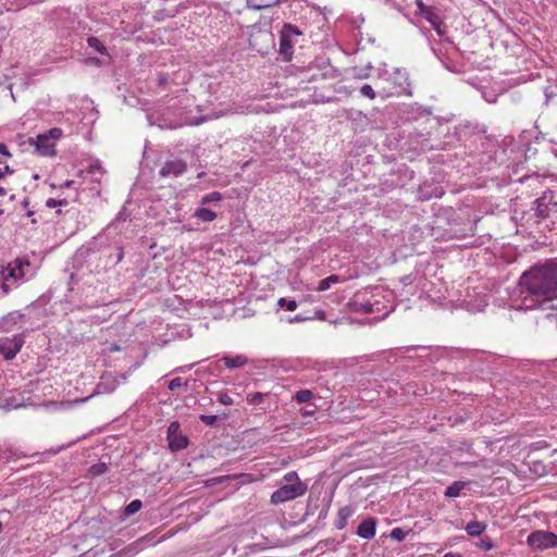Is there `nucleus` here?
<instances>
[{"instance_id": "nucleus-1", "label": "nucleus", "mask_w": 557, "mask_h": 557, "mask_svg": "<svg viewBox=\"0 0 557 557\" xmlns=\"http://www.w3.org/2000/svg\"><path fill=\"white\" fill-rule=\"evenodd\" d=\"M519 290L527 309L557 298V260H547L525 271L520 277Z\"/></svg>"}, {"instance_id": "nucleus-2", "label": "nucleus", "mask_w": 557, "mask_h": 557, "mask_svg": "<svg viewBox=\"0 0 557 557\" xmlns=\"http://www.w3.org/2000/svg\"><path fill=\"white\" fill-rule=\"evenodd\" d=\"M307 484L304 483L296 471L285 473L281 480V485L275 490L270 498L272 505H281L289 500L301 497L307 492Z\"/></svg>"}, {"instance_id": "nucleus-3", "label": "nucleus", "mask_w": 557, "mask_h": 557, "mask_svg": "<svg viewBox=\"0 0 557 557\" xmlns=\"http://www.w3.org/2000/svg\"><path fill=\"white\" fill-rule=\"evenodd\" d=\"M30 262L27 260L15 259L10 262L2 271L3 282L1 284V289L4 294H9V292L17 286L20 282L24 281L25 272L24 268H29Z\"/></svg>"}, {"instance_id": "nucleus-4", "label": "nucleus", "mask_w": 557, "mask_h": 557, "mask_svg": "<svg viewBox=\"0 0 557 557\" xmlns=\"http://www.w3.org/2000/svg\"><path fill=\"white\" fill-rule=\"evenodd\" d=\"M62 129L53 127L37 137L30 138V145H35L36 151L44 157H52L55 154V141L62 137Z\"/></svg>"}, {"instance_id": "nucleus-5", "label": "nucleus", "mask_w": 557, "mask_h": 557, "mask_svg": "<svg viewBox=\"0 0 557 557\" xmlns=\"http://www.w3.org/2000/svg\"><path fill=\"white\" fill-rule=\"evenodd\" d=\"M301 30L292 24H284L280 32V49L278 53L282 55L284 61H290L294 53V46L297 44V39L301 36Z\"/></svg>"}, {"instance_id": "nucleus-6", "label": "nucleus", "mask_w": 557, "mask_h": 557, "mask_svg": "<svg viewBox=\"0 0 557 557\" xmlns=\"http://www.w3.org/2000/svg\"><path fill=\"white\" fill-rule=\"evenodd\" d=\"M127 381V375L125 373L120 374L119 376L113 375L110 372H106L100 376L99 383L96 385L94 393L85 398L76 400L77 403H86L88 399L96 395L101 394H110L114 392L117 386Z\"/></svg>"}, {"instance_id": "nucleus-7", "label": "nucleus", "mask_w": 557, "mask_h": 557, "mask_svg": "<svg viewBox=\"0 0 557 557\" xmlns=\"http://www.w3.org/2000/svg\"><path fill=\"white\" fill-rule=\"evenodd\" d=\"M388 81L393 84L394 90L386 91L387 95H412L409 74L405 69H394V71L388 74Z\"/></svg>"}, {"instance_id": "nucleus-8", "label": "nucleus", "mask_w": 557, "mask_h": 557, "mask_svg": "<svg viewBox=\"0 0 557 557\" xmlns=\"http://www.w3.org/2000/svg\"><path fill=\"white\" fill-rule=\"evenodd\" d=\"M527 543L539 550L557 548V535L549 531H534L528 536Z\"/></svg>"}, {"instance_id": "nucleus-9", "label": "nucleus", "mask_w": 557, "mask_h": 557, "mask_svg": "<svg viewBox=\"0 0 557 557\" xmlns=\"http://www.w3.org/2000/svg\"><path fill=\"white\" fill-rule=\"evenodd\" d=\"M24 343L25 336L22 333L0 338V355L5 360H12L20 352Z\"/></svg>"}, {"instance_id": "nucleus-10", "label": "nucleus", "mask_w": 557, "mask_h": 557, "mask_svg": "<svg viewBox=\"0 0 557 557\" xmlns=\"http://www.w3.org/2000/svg\"><path fill=\"white\" fill-rule=\"evenodd\" d=\"M168 441L172 451H178L187 447L188 438L182 433L177 421L170 423L168 428Z\"/></svg>"}, {"instance_id": "nucleus-11", "label": "nucleus", "mask_w": 557, "mask_h": 557, "mask_svg": "<svg viewBox=\"0 0 557 557\" xmlns=\"http://www.w3.org/2000/svg\"><path fill=\"white\" fill-rule=\"evenodd\" d=\"M187 170V163L182 159L168 160L159 170L161 177H177L185 173Z\"/></svg>"}, {"instance_id": "nucleus-12", "label": "nucleus", "mask_w": 557, "mask_h": 557, "mask_svg": "<svg viewBox=\"0 0 557 557\" xmlns=\"http://www.w3.org/2000/svg\"><path fill=\"white\" fill-rule=\"evenodd\" d=\"M553 193H544L542 197L534 201L536 215L541 219H546L550 215V212L557 206V202L553 201Z\"/></svg>"}, {"instance_id": "nucleus-13", "label": "nucleus", "mask_w": 557, "mask_h": 557, "mask_svg": "<svg viewBox=\"0 0 557 557\" xmlns=\"http://www.w3.org/2000/svg\"><path fill=\"white\" fill-rule=\"evenodd\" d=\"M357 535L363 540H372L376 534V519L367 518L357 528Z\"/></svg>"}, {"instance_id": "nucleus-14", "label": "nucleus", "mask_w": 557, "mask_h": 557, "mask_svg": "<svg viewBox=\"0 0 557 557\" xmlns=\"http://www.w3.org/2000/svg\"><path fill=\"white\" fill-rule=\"evenodd\" d=\"M356 509L354 506H344L342 507L338 512H337V519L335 521V528L337 530H343L346 528L347 525V522H348V519L350 517H352V515L355 513Z\"/></svg>"}, {"instance_id": "nucleus-15", "label": "nucleus", "mask_w": 557, "mask_h": 557, "mask_svg": "<svg viewBox=\"0 0 557 557\" xmlns=\"http://www.w3.org/2000/svg\"><path fill=\"white\" fill-rule=\"evenodd\" d=\"M416 5L419 9L420 14L430 24H434L437 21V17L440 15L434 11V8L424 4V2L422 0H416Z\"/></svg>"}, {"instance_id": "nucleus-16", "label": "nucleus", "mask_w": 557, "mask_h": 557, "mask_svg": "<svg viewBox=\"0 0 557 557\" xmlns=\"http://www.w3.org/2000/svg\"><path fill=\"white\" fill-rule=\"evenodd\" d=\"M228 369H237L248 363V358L244 355L224 356L221 359Z\"/></svg>"}, {"instance_id": "nucleus-17", "label": "nucleus", "mask_w": 557, "mask_h": 557, "mask_svg": "<svg viewBox=\"0 0 557 557\" xmlns=\"http://www.w3.org/2000/svg\"><path fill=\"white\" fill-rule=\"evenodd\" d=\"M194 216L202 222H212L216 219V213L211 209L200 207L194 212Z\"/></svg>"}, {"instance_id": "nucleus-18", "label": "nucleus", "mask_w": 557, "mask_h": 557, "mask_svg": "<svg viewBox=\"0 0 557 557\" xmlns=\"http://www.w3.org/2000/svg\"><path fill=\"white\" fill-rule=\"evenodd\" d=\"M467 482H463V481H455L453 484H450L449 486H447V488L445 490V493L444 495L446 497H458L461 493V491L467 486Z\"/></svg>"}, {"instance_id": "nucleus-19", "label": "nucleus", "mask_w": 557, "mask_h": 557, "mask_svg": "<svg viewBox=\"0 0 557 557\" xmlns=\"http://www.w3.org/2000/svg\"><path fill=\"white\" fill-rule=\"evenodd\" d=\"M486 530V524L480 521H471L467 524L466 531L470 536H480Z\"/></svg>"}, {"instance_id": "nucleus-20", "label": "nucleus", "mask_w": 557, "mask_h": 557, "mask_svg": "<svg viewBox=\"0 0 557 557\" xmlns=\"http://www.w3.org/2000/svg\"><path fill=\"white\" fill-rule=\"evenodd\" d=\"M150 543V540L147 536H143L138 539L137 541L133 542L126 547V552L135 555L143 550L147 545Z\"/></svg>"}, {"instance_id": "nucleus-21", "label": "nucleus", "mask_w": 557, "mask_h": 557, "mask_svg": "<svg viewBox=\"0 0 557 557\" xmlns=\"http://www.w3.org/2000/svg\"><path fill=\"white\" fill-rule=\"evenodd\" d=\"M342 282L341 277L336 274H332L323 280H321L317 286L318 292H324L327 290L332 284H337Z\"/></svg>"}, {"instance_id": "nucleus-22", "label": "nucleus", "mask_w": 557, "mask_h": 557, "mask_svg": "<svg viewBox=\"0 0 557 557\" xmlns=\"http://www.w3.org/2000/svg\"><path fill=\"white\" fill-rule=\"evenodd\" d=\"M278 1L280 0H247V4L253 10H262L275 5Z\"/></svg>"}, {"instance_id": "nucleus-23", "label": "nucleus", "mask_w": 557, "mask_h": 557, "mask_svg": "<svg viewBox=\"0 0 557 557\" xmlns=\"http://www.w3.org/2000/svg\"><path fill=\"white\" fill-rule=\"evenodd\" d=\"M350 308L355 312L371 313L373 311V306L370 302L354 301L350 304Z\"/></svg>"}, {"instance_id": "nucleus-24", "label": "nucleus", "mask_w": 557, "mask_h": 557, "mask_svg": "<svg viewBox=\"0 0 557 557\" xmlns=\"http://www.w3.org/2000/svg\"><path fill=\"white\" fill-rule=\"evenodd\" d=\"M87 44L90 48L95 49L101 54H108L106 46L97 37H89Z\"/></svg>"}, {"instance_id": "nucleus-25", "label": "nucleus", "mask_w": 557, "mask_h": 557, "mask_svg": "<svg viewBox=\"0 0 557 557\" xmlns=\"http://www.w3.org/2000/svg\"><path fill=\"white\" fill-rule=\"evenodd\" d=\"M222 194L220 191H211L209 194H206L202 196L200 203L202 206L212 203V202H220L222 200Z\"/></svg>"}, {"instance_id": "nucleus-26", "label": "nucleus", "mask_w": 557, "mask_h": 557, "mask_svg": "<svg viewBox=\"0 0 557 557\" xmlns=\"http://www.w3.org/2000/svg\"><path fill=\"white\" fill-rule=\"evenodd\" d=\"M312 397L313 394L310 389H300L296 392L294 399L299 404H304L310 401Z\"/></svg>"}, {"instance_id": "nucleus-27", "label": "nucleus", "mask_w": 557, "mask_h": 557, "mask_svg": "<svg viewBox=\"0 0 557 557\" xmlns=\"http://www.w3.org/2000/svg\"><path fill=\"white\" fill-rule=\"evenodd\" d=\"M546 103H557V85H552L545 88Z\"/></svg>"}, {"instance_id": "nucleus-28", "label": "nucleus", "mask_w": 557, "mask_h": 557, "mask_svg": "<svg viewBox=\"0 0 557 557\" xmlns=\"http://www.w3.org/2000/svg\"><path fill=\"white\" fill-rule=\"evenodd\" d=\"M141 507H143V503L139 499H134L125 507L124 513L126 516H132V515L136 513L137 511H139L141 509Z\"/></svg>"}, {"instance_id": "nucleus-29", "label": "nucleus", "mask_w": 557, "mask_h": 557, "mask_svg": "<svg viewBox=\"0 0 557 557\" xmlns=\"http://www.w3.org/2000/svg\"><path fill=\"white\" fill-rule=\"evenodd\" d=\"M408 534H409L408 530H405L403 528H395L392 530L389 536L392 540H395L397 542H403Z\"/></svg>"}, {"instance_id": "nucleus-30", "label": "nucleus", "mask_w": 557, "mask_h": 557, "mask_svg": "<svg viewBox=\"0 0 557 557\" xmlns=\"http://www.w3.org/2000/svg\"><path fill=\"white\" fill-rule=\"evenodd\" d=\"M265 396V394L257 392L248 394L246 399L249 405H260Z\"/></svg>"}, {"instance_id": "nucleus-31", "label": "nucleus", "mask_w": 557, "mask_h": 557, "mask_svg": "<svg viewBox=\"0 0 557 557\" xmlns=\"http://www.w3.org/2000/svg\"><path fill=\"white\" fill-rule=\"evenodd\" d=\"M277 306L280 308H286L288 311H294L297 309V302L295 300H287L286 298L282 297L277 300Z\"/></svg>"}, {"instance_id": "nucleus-32", "label": "nucleus", "mask_w": 557, "mask_h": 557, "mask_svg": "<svg viewBox=\"0 0 557 557\" xmlns=\"http://www.w3.org/2000/svg\"><path fill=\"white\" fill-rule=\"evenodd\" d=\"M108 467H107V463L104 462H98V463H95L92 465L90 468H89V473L91 475H101L103 474L106 471H107Z\"/></svg>"}, {"instance_id": "nucleus-33", "label": "nucleus", "mask_w": 557, "mask_h": 557, "mask_svg": "<svg viewBox=\"0 0 557 557\" xmlns=\"http://www.w3.org/2000/svg\"><path fill=\"white\" fill-rule=\"evenodd\" d=\"M476 546L479 548H481L482 550L484 552H488V550H492L494 547H495V544L494 542L492 541V539L485 536V537H482L479 543L476 544Z\"/></svg>"}, {"instance_id": "nucleus-34", "label": "nucleus", "mask_w": 557, "mask_h": 557, "mask_svg": "<svg viewBox=\"0 0 557 557\" xmlns=\"http://www.w3.org/2000/svg\"><path fill=\"white\" fill-rule=\"evenodd\" d=\"M201 422H203L208 426H214L219 420V417L215 414H201L199 417Z\"/></svg>"}, {"instance_id": "nucleus-35", "label": "nucleus", "mask_w": 557, "mask_h": 557, "mask_svg": "<svg viewBox=\"0 0 557 557\" xmlns=\"http://www.w3.org/2000/svg\"><path fill=\"white\" fill-rule=\"evenodd\" d=\"M360 94L369 99H374L376 97L374 89L368 84L361 86Z\"/></svg>"}, {"instance_id": "nucleus-36", "label": "nucleus", "mask_w": 557, "mask_h": 557, "mask_svg": "<svg viewBox=\"0 0 557 557\" xmlns=\"http://www.w3.org/2000/svg\"><path fill=\"white\" fill-rule=\"evenodd\" d=\"M433 26V28L435 29V32L437 33L438 36H444L445 35V24L443 23L441 16L437 17V21L434 23V24H431Z\"/></svg>"}, {"instance_id": "nucleus-37", "label": "nucleus", "mask_w": 557, "mask_h": 557, "mask_svg": "<svg viewBox=\"0 0 557 557\" xmlns=\"http://www.w3.org/2000/svg\"><path fill=\"white\" fill-rule=\"evenodd\" d=\"M218 401L222 405H226V406H230L232 405L234 401H233V398L226 394V393H220L218 395Z\"/></svg>"}, {"instance_id": "nucleus-38", "label": "nucleus", "mask_w": 557, "mask_h": 557, "mask_svg": "<svg viewBox=\"0 0 557 557\" xmlns=\"http://www.w3.org/2000/svg\"><path fill=\"white\" fill-rule=\"evenodd\" d=\"M183 385H184V382H183L182 377H175V379L170 381L169 389L174 392L177 388L182 387Z\"/></svg>"}, {"instance_id": "nucleus-39", "label": "nucleus", "mask_w": 557, "mask_h": 557, "mask_svg": "<svg viewBox=\"0 0 557 557\" xmlns=\"http://www.w3.org/2000/svg\"><path fill=\"white\" fill-rule=\"evenodd\" d=\"M208 121V117L207 116H200L198 119H188L184 122L185 125H189V126H197V125H200L201 123Z\"/></svg>"}, {"instance_id": "nucleus-40", "label": "nucleus", "mask_w": 557, "mask_h": 557, "mask_svg": "<svg viewBox=\"0 0 557 557\" xmlns=\"http://www.w3.org/2000/svg\"><path fill=\"white\" fill-rule=\"evenodd\" d=\"M255 112H257V110H256V109L250 108V106H249V107H246V108H243V107H240V108H236V109L234 110V113H238V114L255 113Z\"/></svg>"}, {"instance_id": "nucleus-41", "label": "nucleus", "mask_w": 557, "mask_h": 557, "mask_svg": "<svg viewBox=\"0 0 557 557\" xmlns=\"http://www.w3.org/2000/svg\"><path fill=\"white\" fill-rule=\"evenodd\" d=\"M115 263H120L124 258V250L121 246L115 248Z\"/></svg>"}, {"instance_id": "nucleus-42", "label": "nucleus", "mask_w": 557, "mask_h": 557, "mask_svg": "<svg viewBox=\"0 0 557 557\" xmlns=\"http://www.w3.org/2000/svg\"><path fill=\"white\" fill-rule=\"evenodd\" d=\"M310 318H308V317H305V315H301V314H297L294 318L288 319V322L289 323H300V322H305V321H307Z\"/></svg>"}, {"instance_id": "nucleus-43", "label": "nucleus", "mask_w": 557, "mask_h": 557, "mask_svg": "<svg viewBox=\"0 0 557 557\" xmlns=\"http://www.w3.org/2000/svg\"><path fill=\"white\" fill-rule=\"evenodd\" d=\"M158 86L164 87L168 84V76L166 74L160 73L157 78Z\"/></svg>"}, {"instance_id": "nucleus-44", "label": "nucleus", "mask_w": 557, "mask_h": 557, "mask_svg": "<svg viewBox=\"0 0 557 557\" xmlns=\"http://www.w3.org/2000/svg\"><path fill=\"white\" fill-rule=\"evenodd\" d=\"M0 154H3L5 157H11V153H10L7 145L3 143H0Z\"/></svg>"}, {"instance_id": "nucleus-45", "label": "nucleus", "mask_w": 557, "mask_h": 557, "mask_svg": "<svg viewBox=\"0 0 557 557\" xmlns=\"http://www.w3.org/2000/svg\"><path fill=\"white\" fill-rule=\"evenodd\" d=\"M89 172H90V173H97V172H99L100 174H102V168H101V165H100V164H91V165L89 166Z\"/></svg>"}, {"instance_id": "nucleus-46", "label": "nucleus", "mask_w": 557, "mask_h": 557, "mask_svg": "<svg viewBox=\"0 0 557 557\" xmlns=\"http://www.w3.org/2000/svg\"><path fill=\"white\" fill-rule=\"evenodd\" d=\"M0 171L2 172V177H4V175H5V174H8V173H12V172H13V171L10 169V166H9V165H3L2 163H1V165H0Z\"/></svg>"}, {"instance_id": "nucleus-47", "label": "nucleus", "mask_w": 557, "mask_h": 557, "mask_svg": "<svg viewBox=\"0 0 557 557\" xmlns=\"http://www.w3.org/2000/svg\"><path fill=\"white\" fill-rule=\"evenodd\" d=\"M46 206H47L48 208H55V207H58L57 199H54V198H49V199L46 201Z\"/></svg>"}, {"instance_id": "nucleus-48", "label": "nucleus", "mask_w": 557, "mask_h": 557, "mask_svg": "<svg viewBox=\"0 0 557 557\" xmlns=\"http://www.w3.org/2000/svg\"><path fill=\"white\" fill-rule=\"evenodd\" d=\"M74 184V181H65L63 184H61V188H69Z\"/></svg>"}, {"instance_id": "nucleus-49", "label": "nucleus", "mask_w": 557, "mask_h": 557, "mask_svg": "<svg viewBox=\"0 0 557 557\" xmlns=\"http://www.w3.org/2000/svg\"><path fill=\"white\" fill-rule=\"evenodd\" d=\"M9 317L12 319V320H15L16 318H22L23 314L20 313V312H12L9 314Z\"/></svg>"}, {"instance_id": "nucleus-50", "label": "nucleus", "mask_w": 557, "mask_h": 557, "mask_svg": "<svg viewBox=\"0 0 557 557\" xmlns=\"http://www.w3.org/2000/svg\"><path fill=\"white\" fill-rule=\"evenodd\" d=\"M58 206H67L69 201L66 199H57Z\"/></svg>"}, {"instance_id": "nucleus-51", "label": "nucleus", "mask_w": 557, "mask_h": 557, "mask_svg": "<svg viewBox=\"0 0 557 557\" xmlns=\"http://www.w3.org/2000/svg\"><path fill=\"white\" fill-rule=\"evenodd\" d=\"M324 311L320 310L315 312V318L323 320L324 319Z\"/></svg>"}, {"instance_id": "nucleus-52", "label": "nucleus", "mask_w": 557, "mask_h": 557, "mask_svg": "<svg viewBox=\"0 0 557 557\" xmlns=\"http://www.w3.org/2000/svg\"><path fill=\"white\" fill-rule=\"evenodd\" d=\"M8 194L7 189L2 186H0V198L4 197Z\"/></svg>"}, {"instance_id": "nucleus-53", "label": "nucleus", "mask_w": 557, "mask_h": 557, "mask_svg": "<svg viewBox=\"0 0 557 557\" xmlns=\"http://www.w3.org/2000/svg\"><path fill=\"white\" fill-rule=\"evenodd\" d=\"M326 515H327V509L322 510V511L320 512L319 517L324 519V518L326 517Z\"/></svg>"}, {"instance_id": "nucleus-54", "label": "nucleus", "mask_w": 557, "mask_h": 557, "mask_svg": "<svg viewBox=\"0 0 557 557\" xmlns=\"http://www.w3.org/2000/svg\"><path fill=\"white\" fill-rule=\"evenodd\" d=\"M183 124H171L169 125L170 128H176V127H180L182 126Z\"/></svg>"}, {"instance_id": "nucleus-55", "label": "nucleus", "mask_w": 557, "mask_h": 557, "mask_svg": "<svg viewBox=\"0 0 557 557\" xmlns=\"http://www.w3.org/2000/svg\"><path fill=\"white\" fill-rule=\"evenodd\" d=\"M23 207H27L29 205L28 200L27 199H24L23 202H22Z\"/></svg>"}, {"instance_id": "nucleus-56", "label": "nucleus", "mask_w": 557, "mask_h": 557, "mask_svg": "<svg viewBox=\"0 0 557 557\" xmlns=\"http://www.w3.org/2000/svg\"><path fill=\"white\" fill-rule=\"evenodd\" d=\"M26 214H27V216H33L34 215V211L29 210V211H27Z\"/></svg>"}, {"instance_id": "nucleus-57", "label": "nucleus", "mask_w": 557, "mask_h": 557, "mask_svg": "<svg viewBox=\"0 0 557 557\" xmlns=\"http://www.w3.org/2000/svg\"><path fill=\"white\" fill-rule=\"evenodd\" d=\"M554 153H555V154H556V157H557V149H556V150H554Z\"/></svg>"}]
</instances>
